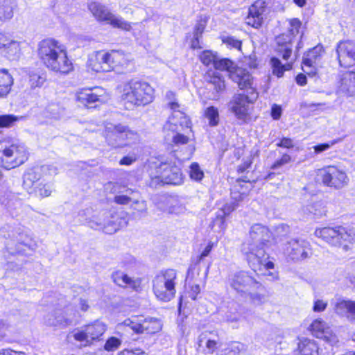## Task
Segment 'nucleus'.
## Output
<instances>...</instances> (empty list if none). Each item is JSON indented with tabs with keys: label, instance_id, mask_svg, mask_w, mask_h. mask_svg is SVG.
Returning <instances> with one entry per match:
<instances>
[{
	"label": "nucleus",
	"instance_id": "49",
	"mask_svg": "<svg viewBox=\"0 0 355 355\" xmlns=\"http://www.w3.org/2000/svg\"><path fill=\"white\" fill-rule=\"evenodd\" d=\"M121 344L120 339L116 337L110 338L104 345L105 350L107 352H112L117 349Z\"/></svg>",
	"mask_w": 355,
	"mask_h": 355
},
{
	"label": "nucleus",
	"instance_id": "23",
	"mask_svg": "<svg viewBox=\"0 0 355 355\" xmlns=\"http://www.w3.org/2000/svg\"><path fill=\"white\" fill-rule=\"evenodd\" d=\"M264 4L263 1H257L250 7L249 13L245 19L248 25L254 28L261 26L265 11Z\"/></svg>",
	"mask_w": 355,
	"mask_h": 355
},
{
	"label": "nucleus",
	"instance_id": "18",
	"mask_svg": "<svg viewBox=\"0 0 355 355\" xmlns=\"http://www.w3.org/2000/svg\"><path fill=\"white\" fill-rule=\"evenodd\" d=\"M310 243L303 239H291L286 245V254L294 261L303 260L311 254Z\"/></svg>",
	"mask_w": 355,
	"mask_h": 355
},
{
	"label": "nucleus",
	"instance_id": "60",
	"mask_svg": "<svg viewBox=\"0 0 355 355\" xmlns=\"http://www.w3.org/2000/svg\"><path fill=\"white\" fill-rule=\"evenodd\" d=\"M132 207L134 209L141 212L146 211L147 209L146 204L144 201H135L134 205H132Z\"/></svg>",
	"mask_w": 355,
	"mask_h": 355
},
{
	"label": "nucleus",
	"instance_id": "5",
	"mask_svg": "<svg viewBox=\"0 0 355 355\" xmlns=\"http://www.w3.org/2000/svg\"><path fill=\"white\" fill-rule=\"evenodd\" d=\"M104 135L107 144L113 148L130 146L139 139L137 132L122 124H107Z\"/></svg>",
	"mask_w": 355,
	"mask_h": 355
},
{
	"label": "nucleus",
	"instance_id": "36",
	"mask_svg": "<svg viewBox=\"0 0 355 355\" xmlns=\"http://www.w3.org/2000/svg\"><path fill=\"white\" fill-rule=\"evenodd\" d=\"M270 64L272 73L277 77H282L285 71L290 70L292 68V62L282 64L279 59L277 58L270 59Z\"/></svg>",
	"mask_w": 355,
	"mask_h": 355
},
{
	"label": "nucleus",
	"instance_id": "50",
	"mask_svg": "<svg viewBox=\"0 0 355 355\" xmlns=\"http://www.w3.org/2000/svg\"><path fill=\"white\" fill-rule=\"evenodd\" d=\"M291 162V157L288 154H284L282 157L279 159H277L273 164L271 166L270 168L273 170H276L280 168L283 166L290 163Z\"/></svg>",
	"mask_w": 355,
	"mask_h": 355
},
{
	"label": "nucleus",
	"instance_id": "4",
	"mask_svg": "<svg viewBox=\"0 0 355 355\" xmlns=\"http://www.w3.org/2000/svg\"><path fill=\"white\" fill-rule=\"evenodd\" d=\"M178 274L173 269L161 271L153 280V290L156 297L164 302L175 297Z\"/></svg>",
	"mask_w": 355,
	"mask_h": 355
},
{
	"label": "nucleus",
	"instance_id": "53",
	"mask_svg": "<svg viewBox=\"0 0 355 355\" xmlns=\"http://www.w3.org/2000/svg\"><path fill=\"white\" fill-rule=\"evenodd\" d=\"M223 43L226 44L227 46L236 49H241V42L234 37L228 36L223 39Z\"/></svg>",
	"mask_w": 355,
	"mask_h": 355
},
{
	"label": "nucleus",
	"instance_id": "19",
	"mask_svg": "<svg viewBox=\"0 0 355 355\" xmlns=\"http://www.w3.org/2000/svg\"><path fill=\"white\" fill-rule=\"evenodd\" d=\"M340 67H347L355 62V44L350 41L340 42L336 49Z\"/></svg>",
	"mask_w": 355,
	"mask_h": 355
},
{
	"label": "nucleus",
	"instance_id": "14",
	"mask_svg": "<svg viewBox=\"0 0 355 355\" xmlns=\"http://www.w3.org/2000/svg\"><path fill=\"white\" fill-rule=\"evenodd\" d=\"M104 91L100 87H86L77 91L76 96L78 103L87 108L96 107L104 101Z\"/></svg>",
	"mask_w": 355,
	"mask_h": 355
},
{
	"label": "nucleus",
	"instance_id": "10",
	"mask_svg": "<svg viewBox=\"0 0 355 355\" xmlns=\"http://www.w3.org/2000/svg\"><path fill=\"white\" fill-rule=\"evenodd\" d=\"M230 286L241 295L248 294L252 289L258 288L261 284L251 274L245 270H239L230 275Z\"/></svg>",
	"mask_w": 355,
	"mask_h": 355
},
{
	"label": "nucleus",
	"instance_id": "26",
	"mask_svg": "<svg viewBox=\"0 0 355 355\" xmlns=\"http://www.w3.org/2000/svg\"><path fill=\"white\" fill-rule=\"evenodd\" d=\"M111 71L126 68L130 62V56L119 51H108Z\"/></svg>",
	"mask_w": 355,
	"mask_h": 355
},
{
	"label": "nucleus",
	"instance_id": "3",
	"mask_svg": "<svg viewBox=\"0 0 355 355\" xmlns=\"http://www.w3.org/2000/svg\"><path fill=\"white\" fill-rule=\"evenodd\" d=\"M314 234L327 243L334 247L342 248L345 251L351 249L355 242L354 231L343 226L317 228Z\"/></svg>",
	"mask_w": 355,
	"mask_h": 355
},
{
	"label": "nucleus",
	"instance_id": "7",
	"mask_svg": "<svg viewBox=\"0 0 355 355\" xmlns=\"http://www.w3.org/2000/svg\"><path fill=\"white\" fill-rule=\"evenodd\" d=\"M107 330V325L99 320L89 324L84 327L74 330L71 334L75 340L83 346H89L98 341Z\"/></svg>",
	"mask_w": 355,
	"mask_h": 355
},
{
	"label": "nucleus",
	"instance_id": "8",
	"mask_svg": "<svg viewBox=\"0 0 355 355\" xmlns=\"http://www.w3.org/2000/svg\"><path fill=\"white\" fill-rule=\"evenodd\" d=\"M3 155L8 159L12 158L10 162L2 161V166L6 169H11L24 164L28 159V153L24 145L17 141L10 144L3 141L0 144Z\"/></svg>",
	"mask_w": 355,
	"mask_h": 355
},
{
	"label": "nucleus",
	"instance_id": "13",
	"mask_svg": "<svg viewBox=\"0 0 355 355\" xmlns=\"http://www.w3.org/2000/svg\"><path fill=\"white\" fill-rule=\"evenodd\" d=\"M85 221L92 229L102 230L106 234H112L116 232L119 225L114 220V216L109 211H102L92 218H86Z\"/></svg>",
	"mask_w": 355,
	"mask_h": 355
},
{
	"label": "nucleus",
	"instance_id": "64",
	"mask_svg": "<svg viewBox=\"0 0 355 355\" xmlns=\"http://www.w3.org/2000/svg\"><path fill=\"white\" fill-rule=\"evenodd\" d=\"M119 355H146L144 352H134L130 350H123Z\"/></svg>",
	"mask_w": 355,
	"mask_h": 355
},
{
	"label": "nucleus",
	"instance_id": "37",
	"mask_svg": "<svg viewBox=\"0 0 355 355\" xmlns=\"http://www.w3.org/2000/svg\"><path fill=\"white\" fill-rule=\"evenodd\" d=\"M313 334L317 338H320L325 333H329V327L320 319L315 320L310 326Z\"/></svg>",
	"mask_w": 355,
	"mask_h": 355
},
{
	"label": "nucleus",
	"instance_id": "45",
	"mask_svg": "<svg viewBox=\"0 0 355 355\" xmlns=\"http://www.w3.org/2000/svg\"><path fill=\"white\" fill-rule=\"evenodd\" d=\"M190 178L196 181H200L204 177V173L198 163H192L190 166Z\"/></svg>",
	"mask_w": 355,
	"mask_h": 355
},
{
	"label": "nucleus",
	"instance_id": "12",
	"mask_svg": "<svg viewBox=\"0 0 355 355\" xmlns=\"http://www.w3.org/2000/svg\"><path fill=\"white\" fill-rule=\"evenodd\" d=\"M301 26L302 23L299 19H291L288 27L289 35L282 34L276 38L277 52L285 60H288L291 56L293 38L300 33Z\"/></svg>",
	"mask_w": 355,
	"mask_h": 355
},
{
	"label": "nucleus",
	"instance_id": "15",
	"mask_svg": "<svg viewBox=\"0 0 355 355\" xmlns=\"http://www.w3.org/2000/svg\"><path fill=\"white\" fill-rule=\"evenodd\" d=\"M21 42L0 31V53L9 60H17L21 55Z\"/></svg>",
	"mask_w": 355,
	"mask_h": 355
},
{
	"label": "nucleus",
	"instance_id": "42",
	"mask_svg": "<svg viewBox=\"0 0 355 355\" xmlns=\"http://www.w3.org/2000/svg\"><path fill=\"white\" fill-rule=\"evenodd\" d=\"M122 325L130 327L134 332L141 334V322L139 320L137 316L125 319L122 323Z\"/></svg>",
	"mask_w": 355,
	"mask_h": 355
},
{
	"label": "nucleus",
	"instance_id": "63",
	"mask_svg": "<svg viewBox=\"0 0 355 355\" xmlns=\"http://www.w3.org/2000/svg\"><path fill=\"white\" fill-rule=\"evenodd\" d=\"M0 355H26L24 352L4 349L0 351Z\"/></svg>",
	"mask_w": 355,
	"mask_h": 355
},
{
	"label": "nucleus",
	"instance_id": "41",
	"mask_svg": "<svg viewBox=\"0 0 355 355\" xmlns=\"http://www.w3.org/2000/svg\"><path fill=\"white\" fill-rule=\"evenodd\" d=\"M45 80L46 77L44 74H40L35 71L29 73V84L31 88L42 87Z\"/></svg>",
	"mask_w": 355,
	"mask_h": 355
},
{
	"label": "nucleus",
	"instance_id": "55",
	"mask_svg": "<svg viewBox=\"0 0 355 355\" xmlns=\"http://www.w3.org/2000/svg\"><path fill=\"white\" fill-rule=\"evenodd\" d=\"M205 26H206L205 21H200L196 24V28H195L194 37H196L197 40L199 39L200 36L203 33Z\"/></svg>",
	"mask_w": 355,
	"mask_h": 355
},
{
	"label": "nucleus",
	"instance_id": "58",
	"mask_svg": "<svg viewBox=\"0 0 355 355\" xmlns=\"http://www.w3.org/2000/svg\"><path fill=\"white\" fill-rule=\"evenodd\" d=\"M277 146L282 148H291L293 147V141L290 138L284 137L277 144Z\"/></svg>",
	"mask_w": 355,
	"mask_h": 355
},
{
	"label": "nucleus",
	"instance_id": "54",
	"mask_svg": "<svg viewBox=\"0 0 355 355\" xmlns=\"http://www.w3.org/2000/svg\"><path fill=\"white\" fill-rule=\"evenodd\" d=\"M321 207L320 204L316 203V204H314V205H309L307 207V209L309 210V212L313 214L316 216L320 217V216H322V215L324 214V210H321V209H317V207Z\"/></svg>",
	"mask_w": 355,
	"mask_h": 355
},
{
	"label": "nucleus",
	"instance_id": "32",
	"mask_svg": "<svg viewBox=\"0 0 355 355\" xmlns=\"http://www.w3.org/2000/svg\"><path fill=\"white\" fill-rule=\"evenodd\" d=\"M300 355H319L318 347L315 341L304 338L298 343Z\"/></svg>",
	"mask_w": 355,
	"mask_h": 355
},
{
	"label": "nucleus",
	"instance_id": "52",
	"mask_svg": "<svg viewBox=\"0 0 355 355\" xmlns=\"http://www.w3.org/2000/svg\"><path fill=\"white\" fill-rule=\"evenodd\" d=\"M245 345L239 342L232 343L229 347V352L232 353L233 355H237L241 352H245Z\"/></svg>",
	"mask_w": 355,
	"mask_h": 355
},
{
	"label": "nucleus",
	"instance_id": "1",
	"mask_svg": "<svg viewBox=\"0 0 355 355\" xmlns=\"http://www.w3.org/2000/svg\"><path fill=\"white\" fill-rule=\"evenodd\" d=\"M37 53L43 64L51 71L68 74L73 69L65 46L53 38H46L38 44Z\"/></svg>",
	"mask_w": 355,
	"mask_h": 355
},
{
	"label": "nucleus",
	"instance_id": "46",
	"mask_svg": "<svg viewBox=\"0 0 355 355\" xmlns=\"http://www.w3.org/2000/svg\"><path fill=\"white\" fill-rule=\"evenodd\" d=\"M19 120V117L13 114H5L0 116V128L11 127L14 123Z\"/></svg>",
	"mask_w": 355,
	"mask_h": 355
},
{
	"label": "nucleus",
	"instance_id": "62",
	"mask_svg": "<svg viewBox=\"0 0 355 355\" xmlns=\"http://www.w3.org/2000/svg\"><path fill=\"white\" fill-rule=\"evenodd\" d=\"M136 157L134 156H125L123 157L119 162L121 165H131L134 162H135Z\"/></svg>",
	"mask_w": 355,
	"mask_h": 355
},
{
	"label": "nucleus",
	"instance_id": "34",
	"mask_svg": "<svg viewBox=\"0 0 355 355\" xmlns=\"http://www.w3.org/2000/svg\"><path fill=\"white\" fill-rule=\"evenodd\" d=\"M12 83V77L8 70H0V97L5 96L9 93Z\"/></svg>",
	"mask_w": 355,
	"mask_h": 355
},
{
	"label": "nucleus",
	"instance_id": "24",
	"mask_svg": "<svg viewBox=\"0 0 355 355\" xmlns=\"http://www.w3.org/2000/svg\"><path fill=\"white\" fill-rule=\"evenodd\" d=\"M338 89L340 92L349 96H355V69L342 74Z\"/></svg>",
	"mask_w": 355,
	"mask_h": 355
},
{
	"label": "nucleus",
	"instance_id": "47",
	"mask_svg": "<svg viewBox=\"0 0 355 355\" xmlns=\"http://www.w3.org/2000/svg\"><path fill=\"white\" fill-rule=\"evenodd\" d=\"M219 347V338L216 336V339L208 338L205 343V353L213 354Z\"/></svg>",
	"mask_w": 355,
	"mask_h": 355
},
{
	"label": "nucleus",
	"instance_id": "27",
	"mask_svg": "<svg viewBox=\"0 0 355 355\" xmlns=\"http://www.w3.org/2000/svg\"><path fill=\"white\" fill-rule=\"evenodd\" d=\"M250 236L251 241L248 242L257 243V245H263L264 242L268 241L270 232L267 227L260 224H255L251 227Z\"/></svg>",
	"mask_w": 355,
	"mask_h": 355
},
{
	"label": "nucleus",
	"instance_id": "25",
	"mask_svg": "<svg viewBox=\"0 0 355 355\" xmlns=\"http://www.w3.org/2000/svg\"><path fill=\"white\" fill-rule=\"evenodd\" d=\"M112 278L116 284L121 287H128L136 291L141 287L140 279H132L121 271L114 272Z\"/></svg>",
	"mask_w": 355,
	"mask_h": 355
},
{
	"label": "nucleus",
	"instance_id": "35",
	"mask_svg": "<svg viewBox=\"0 0 355 355\" xmlns=\"http://www.w3.org/2000/svg\"><path fill=\"white\" fill-rule=\"evenodd\" d=\"M322 49V46H317L307 52L302 62L305 67L311 68L313 64H317L318 60L321 56Z\"/></svg>",
	"mask_w": 355,
	"mask_h": 355
},
{
	"label": "nucleus",
	"instance_id": "30",
	"mask_svg": "<svg viewBox=\"0 0 355 355\" xmlns=\"http://www.w3.org/2000/svg\"><path fill=\"white\" fill-rule=\"evenodd\" d=\"M17 7L15 1L3 0L0 2V21L6 22L10 21L14 16V10Z\"/></svg>",
	"mask_w": 355,
	"mask_h": 355
},
{
	"label": "nucleus",
	"instance_id": "33",
	"mask_svg": "<svg viewBox=\"0 0 355 355\" xmlns=\"http://www.w3.org/2000/svg\"><path fill=\"white\" fill-rule=\"evenodd\" d=\"M162 328L161 321L157 318H146L141 322V334H153L159 332Z\"/></svg>",
	"mask_w": 355,
	"mask_h": 355
},
{
	"label": "nucleus",
	"instance_id": "38",
	"mask_svg": "<svg viewBox=\"0 0 355 355\" xmlns=\"http://www.w3.org/2000/svg\"><path fill=\"white\" fill-rule=\"evenodd\" d=\"M35 195L42 198L48 197L52 192V185L50 183L41 182H33Z\"/></svg>",
	"mask_w": 355,
	"mask_h": 355
},
{
	"label": "nucleus",
	"instance_id": "59",
	"mask_svg": "<svg viewBox=\"0 0 355 355\" xmlns=\"http://www.w3.org/2000/svg\"><path fill=\"white\" fill-rule=\"evenodd\" d=\"M336 142L333 141L331 144H321L313 146V149L316 153H322L330 148L331 146L334 145Z\"/></svg>",
	"mask_w": 355,
	"mask_h": 355
},
{
	"label": "nucleus",
	"instance_id": "40",
	"mask_svg": "<svg viewBox=\"0 0 355 355\" xmlns=\"http://www.w3.org/2000/svg\"><path fill=\"white\" fill-rule=\"evenodd\" d=\"M205 116L208 119L211 126H216L219 123V113L217 107L209 106L205 110Z\"/></svg>",
	"mask_w": 355,
	"mask_h": 355
},
{
	"label": "nucleus",
	"instance_id": "11",
	"mask_svg": "<svg viewBox=\"0 0 355 355\" xmlns=\"http://www.w3.org/2000/svg\"><path fill=\"white\" fill-rule=\"evenodd\" d=\"M180 184L182 182V174L179 167L167 163L161 164L156 168V175L152 178L150 186L159 183Z\"/></svg>",
	"mask_w": 355,
	"mask_h": 355
},
{
	"label": "nucleus",
	"instance_id": "29",
	"mask_svg": "<svg viewBox=\"0 0 355 355\" xmlns=\"http://www.w3.org/2000/svg\"><path fill=\"white\" fill-rule=\"evenodd\" d=\"M76 316L75 313H71L70 314L66 313L65 316L55 315L50 314L46 315L45 318V323L48 326H67L72 323L73 318Z\"/></svg>",
	"mask_w": 355,
	"mask_h": 355
},
{
	"label": "nucleus",
	"instance_id": "57",
	"mask_svg": "<svg viewBox=\"0 0 355 355\" xmlns=\"http://www.w3.org/2000/svg\"><path fill=\"white\" fill-rule=\"evenodd\" d=\"M327 306V302H325L321 300H317L314 302L313 309L315 312H321V311H323L326 309Z\"/></svg>",
	"mask_w": 355,
	"mask_h": 355
},
{
	"label": "nucleus",
	"instance_id": "31",
	"mask_svg": "<svg viewBox=\"0 0 355 355\" xmlns=\"http://www.w3.org/2000/svg\"><path fill=\"white\" fill-rule=\"evenodd\" d=\"M235 202L226 203L223 207L218 211L214 225H218L221 230L225 228V217L230 215L236 207Z\"/></svg>",
	"mask_w": 355,
	"mask_h": 355
},
{
	"label": "nucleus",
	"instance_id": "17",
	"mask_svg": "<svg viewBox=\"0 0 355 355\" xmlns=\"http://www.w3.org/2000/svg\"><path fill=\"white\" fill-rule=\"evenodd\" d=\"M348 181L346 173L333 166H328L322 174V182L324 184L338 189L345 187Z\"/></svg>",
	"mask_w": 355,
	"mask_h": 355
},
{
	"label": "nucleus",
	"instance_id": "22",
	"mask_svg": "<svg viewBox=\"0 0 355 355\" xmlns=\"http://www.w3.org/2000/svg\"><path fill=\"white\" fill-rule=\"evenodd\" d=\"M230 78L237 83L241 89H246L249 94L257 93L255 87H253L252 77L245 69L237 67L233 73H230Z\"/></svg>",
	"mask_w": 355,
	"mask_h": 355
},
{
	"label": "nucleus",
	"instance_id": "39",
	"mask_svg": "<svg viewBox=\"0 0 355 355\" xmlns=\"http://www.w3.org/2000/svg\"><path fill=\"white\" fill-rule=\"evenodd\" d=\"M214 68L218 70H226L230 73H233L237 68L236 65L230 59L227 58H219L217 57L216 60L214 62Z\"/></svg>",
	"mask_w": 355,
	"mask_h": 355
},
{
	"label": "nucleus",
	"instance_id": "2",
	"mask_svg": "<svg viewBox=\"0 0 355 355\" xmlns=\"http://www.w3.org/2000/svg\"><path fill=\"white\" fill-rule=\"evenodd\" d=\"M155 90L145 81L131 80L126 83L121 92V99L128 109L147 105L154 100Z\"/></svg>",
	"mask_w": 355,
	"mask_h": 355
},
{
	"label": "nucleus",
	"instance_id": "61",
	"mask_svg": "<svg viewBox=\"0 0 355 355\" xmlns=\"http://www.w3.org/2000/svg\"><path fill=\"white\" fill-rule=\"evenodd\" d=\"M282 114V108L280 106L274 105L272 107L271 115L273 119L277 120L280 118Z\"/></svg>",
	"mask_w": 355,
	"mask_h": 355
},
{
	"label": "nucleus",
	"instance_id": "44",
	"mask_svg": "<svg viewBox=\"0 0 355 355\" xmlns=\"http://www.w3.org/2000/svg\"><path fill=\"white\" fill-rule=\"evenodd\" d=\"M46 112L50 117L58 119L62 116L64 109L58 104H51L47 107Z\"/></svg>",
	"mask_w": 355,
	"mask_h": 355
},
{
	"label": "nucleus",
	"instance_id": "43",
	"mask_svg": "<svg viewBox=\"0 0 355 355\" xmlns=\"http://www.w3.org/2000/svg\"><path fill=\"white\" fill-rule=\"evenodd\" d=\"M210 89H215L217 92L223 91L225 88L224 80L218 76H211L208 80Z\"/></svg>",
	"mask_w": 355,
	"mask_h": 355
},
{
	"label": "nucleus",
	"instance_id": "28",
	"mask_svg": "<svg viewBox=\"0 0 355 355\" xmlns=\"http://www.w3.org/2000/svg\"><path fill=\"white\" fill-rule=\"evenodd\" d=\"M334 309L338 314L346 315L350 320H355V301H338L335 304Z\"/></svg>",
	"mask_w": 355,
	"mask_h": 355
},
{
	"label": "nucleus",
	"instance_id": "56",
	"mask_svg": "<svg viewBox=\"0 0 355 355\" xmlns=\"http://www.w3.org/2000/svg\"><path fill=\"white\" fill-rule=\"evenodd\" d=\"M114 201L119 205H128L132 199L127 195H119L114 197Z\"/></svg>",
	"mask_w": 355,
	"mask_h": 355
},
{
	"label": "nucleus",
	"instance_id": "9",
	"mask_svg": "<svg viewBox=\"0 0 355 355\" xmlns=\"http://www.w3.org/2000/svg\"><path fill=\"white\" fill-rule=\"evenodd\" d=\"M89 9L93 16L99 21L110 24L114 28H118L125 31L131 29V24L123 18L117 17L103 5L94 2L89 5Z\"/></svg>",
	"mask_w": 355,
	"mask_h": 355
},
{
	"label": "nucleus",
	"instance_id": "51",
	"mask_svg": "<svg viewBox=\"0 0 355 355\" xmlns=\"http://www.w3.org/2000/svg\"><path fill=\"white\" fill-rule=\"evenodd\" d=\"M189 141L190 139L189 137L180 133H175L172 137V142L177 146L187 144Z\"/></svg>",
	"mask_w": 355,
	"mask_h": 355
},
{
	"label": "nucleus",
	"instance_id": "20",
	"mask_svg": "<svg viewBox=\"0 0 355 355\" xmlns=\"http://www.w3.org/2000/svg\"><path fill=\"white\" fill-rule=\"evenodd\" d=\"M167 106L173 110L175 114H173L168 121L165 124V130L175 132L178 130V123L180 126H182L183 125H188V119L182 111V105L178 103V100L168 103Z\"/></svg>",
	"mask_w": 355,
	"mask_h": 355
},
{
	"label": "nucleus",
	"instance_id": "21",
	"mask_svg": "<svg viewBox=\"0 0 355 355\" xmlns=\"http://www.w3.org/2000/svg\"><path fill=\"white\" fill-rule=\"evenodd\" d=\"M88 67L96 72H107L111 71L108 52L103 51L91 55L87 62Z\"/></svg>",
	"mask_w": 355,
	"mask_h": 355
},
{
	"label": "nucleus",
	"instance_id": "16",
	"mask_svg": "<svg viewBox=\"0 0 355 355\" xmlns=\"http://www.w3.org/2000/svg\"><path fill=\"white\" fill-rule=\"evenodd\" d=\"M257 98V93H252L250 96L237 94L229 103L230 111L239 119H244L248 113L249 104Z\"/></svg>",
	"mask_w": 355,
	"mask_h": 355
},
{
	"label": "nucleus",
	"instance_id": "6",
	"mask_svg": "<svg viewBox=\"0 0 355 355\" xmlns=\"http://www.w3.org/2000/svg\"><path fill=\"white\" fill-rule=\"evenodd\" d=\"M257 243L245 242L243 244L241 251L245 256L250 267L254 271H261L263 269H272L274 263L269 260L263 245L261 247Z\"/></svg>",
	"mask_w": 355,
	"mask_h": 355
},
{
	"label": "nucleus",
	"instance_id": "48",
	"mask_svg": "<svg viewBox=\"0 0 355 355\" xmlns=\"http://www.w3.org/2000/svg\"><path fill=\"white\" fill-rule=\"evenodd\" d=\"M217 57L216 54L210 51H203L200 56L202 62L207 66H209L211 64H213L214 66V62L215 60H216Z\"/></svg>",
	"mask_w": 355,
	"mask_h": 355
}]
</instances>
